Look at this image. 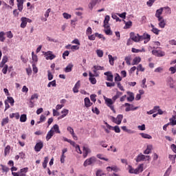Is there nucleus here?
Instances as JSON below:
<instances>
[{"label": "nucleus", "mask_w": 176, "mask_h": 176, "mask_svg": "<svg viewBox=\"0 0 176 176\" xmlns=\"http://www.w3.org/2000/svg\"><path fill=\"white\" fill-rule=\"evenodd\" d=\"M97 162V158L96 157H91L90 158L87 159L83 164L84 167H87V166H91Z\"/></svg>", "instance_id": "f257e3e1"}, {"label": "nucleus", "mask_w": 176, "mask_h": 176, "mask_svg": "<svg viewBox=\"0 0 176 176\" xmlns=\"http://www.w3.org/2000/svg\"><path fill=\"white\" fill-rule=\"evenodd\" d=\"M146 160H151V156L144 155L142 153L139 154L136 158L137 163H140V162H145Z\"/></svg>", "instance_id": "f03ea898"}, {"label": "nucleus", "mask_w": 176, "mask_h": 176, "mask_svg": "<svg viewBox=\"0 0 176 176\" xmlns=\"http://www.w3.org/2000/svg\"><path fill=\"white\" fill-rule=\"evenodd\" d=\"M21 23L20 25L21 28H25L27 27V23H32V20L27 17H21Z\"/></svg>", "instance_id": "7ed1b4c3"}, {"label": "nucleus", "mask_w": 176, "mask_h": 176, "mask_svg": "<svg viewBox=\"0 0 176 176\" xmlns=\"http://www.w3.org/2000/svg\"><path fill=\"white\" fill-rule=\"evenodd\" d=\"M111 120L116 124H120L122 123V120H123V115L119 114L117 118L111 117Z\"/></svg>", "instance_id": "20e7f679"}, {"label": "nucleus", "mask_w": 176, "mask_h": 176, "mask_svg": "<svg viewBox=\"0 0 176 176\" xmlns=\"http://www.w3.org/2000/svg\"><path fill=\"white\" fill-rule=\"evenodd\" d=\"M140 42L142 41H144V43H148L149 41H151V36L148 33H144L143 35L140 36Z\"/></svg>", "instance_id": "39448f33"}, {"label": "nucleus", "mask_w": 176, "mask_h": 176, "mask_svg": "<svg viewBox=\"0 0 176 176\" xmlns=\"http://www.w3.org/2000/svg\"><path fill=\"white\" fill-rule=\"evenodd\" d=\"M152 54L153 56H156L157 57H164V56H166V53L160 50H154L152 51Z\"/></svg>", "instance_id": "423d86ee"}, {"label": "nucleus", "mask_w": 176, "mask_h": 176, "mask_svg": "<svg viewBox=\"0 0 176 176\" xmlns=\"http://www.w3.org/2000/svg\"><path fill=\"white\" fill-rule=\"evenodd\" d=\"M104 69H105L104 67H101L99 65H94L93 72L95 74V76L97 78L100 76V75L97 73V71H104Z\"/></svg>", "instance_id": "0eeeda50"}, {"label": "nucleus", "mask_w": 176, "mask_h": 176, "mask_svg": "<svg viewBox=\"0 0 176 176\" xmlns=\"http://www.w3.org/2000/svg\"><path fill=\"white\" fill-rule=\"evenodd\" d=\"M130 38L132 41H133V42H140V38L138 34H135L134 32H131Z\"/></svg>", "instance_id": "6e6552de"}, {"label": "nucleus", "mask_w": 176, "mask_h": 176, "mask_svg": "<svg viewBox=\"0 0 176 176\" xmlns=\"http://www.w3.org/2000/svg\"><path fill=\"white\" fill-rule=\"evenodd\" d=\"M44 56L47 60H54L56 58V55L53 54V52L50 51L45 52Z\"/></svg>", "instance_id": "1a4fd4ad"}, {"label": "nucleus", "mask_w": 176, "mask_h": 176, "mask_svg": "<svg viewBox=\"0 0 176 176\" xmlns=\"http://www.w3.org/2000/svg\"><path fill=\"white\" fill-rule=\"evenodd\" d=\"M43 148V142L41 141L36 144L34 146V151L36 152H41V150Z\"/></svg>", "instance_id": "9d476101"}, {"label": "nucleus", "mask_w": 176, "mask_h": 176, "mask_svg": "<svg viewBox=\"0 0 176 176\" xmlns=\"http://www.w3.org/2000/svg\"><path fill=\"white\" fill-rule=\"evenodd\" d=\"M53 131V133L54 134H61V131H60V127L58 126V124H54L50 129Z\"/></svg>", "instance_id": "9b49d317"}, {"label": "nucleus", "mask_w": 176, "mask_h": 176, "mask_svg": "<svg viewBox=\"0 0 176 176\" xmlns=\"http://www.w3.org/2000/svg\"><path fill=\"white\" fill-rule=\"evenodd\" d=\"M25 0H16L18 10L23 12V5Z\"/></svg>", "instance_id": "f8f14e48"}, {"label": "nucleus", "mask_w": 176, "mask_h": 176, "mask_svg": "<svg viewBox=\"0 0 176 176\" xmlns=\"http://www.w3.org/2000/svg\"><path fill=\"white\" fill-rule=\"evenodd\" d=\"M163 8H160V9L157 10L155 12V17H157V19H163V16L162 14H163Z\"/></svg>", "instance_id": "ddd939ff"}, {"label": "nucleus", "mask_w": 176, "mask_h": 176, "mask_svg": "<svg viewBox=\"0 0 176 176\" xmlns=\"http://www.w3.org/2000/svg\"><path fill=\"white\" fill-rule=\"evenodd\" d=\"M104 75H105V76H107V80H108L109 82H113V74H112V72H107L104 73Z\"/></svg>", "instance_id": "4468645a"}, {"label": "nucleus", "mask_w": 176, "mask_h": 176, "mask_svg": "<svg viewBox=\"0 0 176 176\" xmlns=\"http://www.w3.org/2000/svg\"><path fill=\"white\" fill-rule=\"evenodd\" d=\"M89 81L91 82V85H96L97 83V79L94 78L96 76V74H93L91 72L89 73Z\"/></svg>", "instance_id": "2eb2a0df"}, {"label": "nucleus", "mask_w": 176, "mask_h": 176, "mask_svg": "<svg viewBox=\"0 0 176 176\" xmlns=\"http://www.w3.org/2000/svg\"><path fill=\"white\" fill-rule=\"evenodd\" d=\"M157 21H159L158 25L160 28H164L166 27V20L164 18H160Z\"/></svg>", "instance_id": "dca6fc26"}, {"label": "nucleus", "mask_w": 176, "mask_h": 176, "mask_svg": "<svg viewBox=\"0 0 176 176\" xmlns=\"http://www.w3.org/2000/svg\"><path fill=\"white\" fill-rule=\"evenodd\" d=\"M144 171V164H141L138 166L137 168L135 169V172L133 174H140V173H142Z\"/></svg>", "instance_id": "f3484780"}, {"label": "nucleus", "mask_w": 176, "mask_h": 176, "mask_svg": "<svg viewBox=\"0 0 176 176\" xmlns=\"http://www.w3.org/2000/svg\"><path fill=\"white\" fill-rule=\"evenodd\" d=\"M102 1H104L105 0ZM100 2H101V0H92L89 4V9H93V7L96 6L97 3H100Z\"/></svg>", "instance_id": "a211bd4d"}, {"label": "nucleus", "mask_w": 176, "mask_h": 176, "mask_svg": "<svg viewBox=\"0 0 176 176\" xmlns=\"http://www.w3.org/2000/svg\"><path fill=\"white\" fill-rule=\"evenodd\" d=\"M91 152V151L90 150V148H89V147H86V146H83V157L85 159H86V157H87V155H89V153H90Z\"/></svg>", "instance_id": "6ab92c4d"}, {"label": "nucleus", "mask_w": 176, "mask_h": 176, "mask_svg": "<svg viewBox=\"0 0 176 176\" xmlns=\"http://www.w3.org/2000/svg\"><path fill=\"white\" fill-rule=\"evenodd\" d=\"M80 87V80H78L73 88L74 93H79V88Z\"/></svg>", "instance_id": "aec40b11"}, {"label": "nucleus", "mask_w": 176, "mask_h": 176, "mask_svg": "<svg viewBox=\"0 0 176 176\" xmlns=\"http://www.w3.org/2000/svg\"><path fill=\"white\" fill-rule=\"evenodd\" d=\"M108 57H109V63L110 65H113L115 64V60L118 59V57L116 56L113 57L111 54H109Z\"/></svg>", "instance_id": "412c9836"}, {"label": "nucleus", "mask_w": 176, "mask_h": 176, "mask_svg": "<svg viewBox=\"0 0 176 176\" xmlns=\"http://www.w3.org/2000/svg\"><path fill=\"white\" fill-rule=\"evenodd\" d=\"M105 104L107 107H110L111 105H113L115 101L112 100L111 98H104Z\"/></svg>", "instance_id": "4be33fe9"}, {"label": "nucleus", "mask_w": 176, "mask_h": 176, "mask_svg": "<svg viewBox=\"0 0 176 176\" xmlns=\"http://www.w3.org/2000/svg\"><path fill=\"white\" fill-rule=\"evenodd\" d=\"M127 94L129 97L127 98V101L129 102H132L134 101V94L133 92L127 91Z\"/></svg>", "instance_id": "5701e85b"}, {"label": "nucleus", "mask_w": 176, "mask_h": 176, "mask_svg": "<svg viewBox=\"0 0 176 176\" xmlns=\"http://www.w3.org/2000/svg\"><path fill=\"white\" fill-rule=\"evenodd\" d=\"M84 101H85V106L87 108H89L93 105V103L90 102V99L89 98H85Z\"/></svg>", "instance_id": "b1692460"}, {"label": "nucleus", "mask_w": 176, "mask_h": 176, "mask_svg": "<svg viewBox=\"0 0 176 176\" xmlns=\"http://www.w3.org/2000/svg\"><path fill=\"white\" fill-rule=\"evenodd\" d=\"M72 68H74V64L69 63L64 69L65 72L68 73L72 71Z\"/></svg>", "instance_id": "393cba45"}, {"label": "nucleus", "mask_w": 176, "mask_h": 176, "mask_svg": "<svg viewBox=\"0 0 176 176\" xmlns=\"http://www.w3.org/2000/svg\"><path fill=\"white\" fill-rule=\"evenodd\" d=\"M151 32H153V34H155V35H159V32H160V30L156 28L153 24H151Z\"/></svg>", "instance_id": "a878e982"}, {"label": "nucleus", "mask_w": 176, "mask_h": 176, "mask_svg": "<svg viewBox=\"0 0 176 176\" xmlns=\"http://www.w3.org/2000/svg\"><path fill=\"white\" fill-rule=\"evenodd\" d=\"M153 146L152 145H148L146 147V149L144 151V155H149V153H151V152H152V149H153Z\"/></svg>", "instance_id": "bb28decb"}, {"label": "nucleus", "mask_w": 176, "mask_h": 176, "mask_svg": "<svg viewBox=\"0 0 176 176\" xmlns=\"http://www.w3.org/2000/svg\"><path fill=\"white\" fill-rule=\"evenodd\" d=\"M53 135H54V133H53L52 131H51V129L47 132V135H46V141H49V140H50L52 138V137H53Z\"/></svg>", "instance_id": "cd10ccee"}, {"label": "nucleus", "mask_w": 176, "mask_h": 176, "mask_svg": "<svg viewBox=\"0 0 176 176\" xmlns=\"http://www.w3.org/2000/svg\"><path fill=\"white\" fill-rule=\"evenodd\" d=\"M139 63H141V58L140 56L135 57L133 60L132 65H137Z\"/></svg>", "instance_id": "c85d7f7f"}, {"label": "nucleus", "mask_w": 176, "mask_h": 176, "mask_svg": "<svg viewBox=\"0 0 176 176\" xmlns=\"http://www.w3.org/2000/svg\"><path fill=\"white\" fill-rule=\"evenodd\" d=\"M107 171H115V173H118L119 169L118 168V166H108L107 167Z\"/></svg>", "instance_id": "c756f323"}, {"label": "nucleus", "mask_w": 176, "mask_h": 176, "mask_svg": "<svg viewBox=\"0 0 176 176\" xmlns=\"http://www.w3.org/2000/svg\"><path fill=\"white\" fill-rule=\"evenodd\" d=\"M131 52L132 53H145V48H142L141 50L132 48Z\"/></svg>", "instance_id": "7c9ffc66"}, {"label": "nucleus", "mask_w": 176, "mask_h": 176, "mask_svg": "<svg viewBox=\"0 0 176 176\" xmlns=\"http://www.w3.org/2000/svg\"><path fill=\"white\" fill-rule=\"evenodd\" d=\"M168 124L169 126H175L176 124L175 116H173V118L169 119Z\"/></svg>", "instance_id": "2f4dec72"}, {"label": "nucleus", "mask_w": 176, "mask_h": 176, "mask_svg": "<svg viewBox=\"0 0 176 176\" xmlns=\"http://www.w3.org/2000/svg\"><path fill=\"white\" fill-rule=\"evenodd\" d=\"M140 135L142 138H145L146 140H152V136L151 135L147 134V133H141Z\"/></svg>", "instance_id": "473e14b6"}, {"label": "nucleus", "mask_w": 176, "mask_h": 176, "mask_svg": "<svg viewBox=\"0 0 176 176\" xmlns=\"http://www.w3.org/2000/svg\"><path fill=\"white\" fill-rule=\"evenodd\" d=\"M123 93L120 92V91H117L116 94L112 98L113 101H116L118 100V98H119V97H120V96H122Z\"/></svg>", "instance_id": "72a5a7b5"}, {"label": "nucleus", "mask_w": 176, "mask_h": 176, "mask_svg": "<svg viewBox=\"0 0 176 176\" xmlns=\"http://www.w3.org/2000/svg\"><path fill=\"white\" fill-rule=\"evenodd\" d=\"M69 112V111L68 109H63L61 111V113H63V115L59 117V119H63V118H65V116L68 115Z\"/></svg>", "instance_id": "f704fd0d"}, {"label": "nucleus", "mask_w": 176, "mask_h": 176, "mask_svg": "<svg viewBox=\"0 0 176 176\" xmlns=\"http://www.w3.org/2000/svg\"><path fill=\"white\" fill-rule=\"evenodd\" d=\"M10 118L11 119H13V118H15L16 120L20 119V114L19 113H12L10 114Z\"/></svg>", "instance_id": "c9c22d12"}, {"label": "nucleus", "mask_w": 176, "mask_h": 176, "mask_svg": "<svg viewBox=\"0 0 176 176\" xmlns=\"http://www.w3.org/2000/svg\"><path fill=\"white\" fill-rule=\"evenodd\" d=\"M6 33L4 32H0V42H5L6 38L5 37Z\"/></svg>", "instance_id": "e433bc0d"}, {"label": "nucleus", "mask_w": 176, "mask_h": 176, "mask_svg": "<svg viewBox=\"0 0 176 176\" xmlns=\"http://www.w3.org/2000/svg\"><path fill=\"white\" fill-rule=\"evenodd\" d=\"M47 163H49V157H45L44 158V161L43 162V168H46V167H47Z\"/></svg>", "instance_id": "4c0bfd02"}, {"label": "nucleus", "mask_w": 176, "mask_h": 176, "mask_svg": "<svg viewBox=\"0 0 176 176\" xmlns=\"http://www.w3.org/2000/svg\"><path fill=\"white\" fill-rule=\"evenodd\" d=\"M9 123V118H3L1 121V126L3 127V126H6V124H8Z\"/></svg>", "instance_id": "58836bf2"}, {"label": "nucleus", "mask_w": 176, "mask_h": 176, "mask_svg": "<svg viewBox=\"0 0 176 176\" xmlns=\"http://www.w3.org/2000/svg\"><path fill=\"white\" fill-rule=\"evenodd\" d=\"M52 87H56L57 86V84L56 83V80H54L47 84V87H52Z\"/></svg>", "instance_id": "ea45409f"}, {"label": "nucleus", "mask_w": 176, "mask_h": 176, "mask_svg": "<svg viewBox=\"0 0 176 176\" xmlns=\"http://www.w3.org/2000/svg\"><path fill=\"white\" fill-rule=\"evenodd\" d=\"M20 122L22 123H24V122H27V115L26 114H22L20 117Z\"/></svg>", "instance_id": "a19ab883"}, {"label": "nucleus", "mask_w": 176, "mask_h": 176, "mask_svg": "<svg viewBox=\"0 0 176 176\" xmlns=\"http://www.w3.org/2000/svg\"><path fill=\"white\" fill-rule=\"evenodd\" d=\"M9 153H10V146L8 145L4 149V155L5 156H7Z\"/></svg>", "instance_id": "79ce46f5"}, {"label": "nucleus", "mask_w": 176, "mask_h": 176, "mask_svg": "<svg viewBox=\"0 0 176 176\" xmlns=\"http://www.w3.org/2000/svg\"><path fill=\"white\" fill-rule=\"evenodd\" d=\"M3 173H8L9 171V168L3 164H0Z\"/></svg>", "instance_id": "37998d69"}, {"label": "nucleus", "mask_w": 176, "mask_h": 176, "mask_svg": "<svg viewBox=\"0 0 176 176\" xmlns=\"http://www.w3.org/2000/svg\"><path fill=\"white\" fill-rule=\"evenodd\" d=\"M32 60L34 63H38V56L35 55L34 52H32Z\"/></svg>", "instance_id": "c03bdc74"}, {"label": "nucleus", "mask_w": 176, "mask_h": 176, "mask_svg": "<svg viewBox=\"0 0 176 176\" xmlns=\"http://www.w3.org/2000/svg\"><path fill=\"white\" fill-rule=\"evenodd\" d=\"M7 101L13 107L14 105V99L12 97H8Z\"/></svg>", "instance_id": "a18cd8bd"}, {"label": "nucleus", "mask_w": 176, "mask_h": 176, "mask_svg": "<svg viewBox=\"0 0 176 176\" xmlns=\"http://www.w3.org/2000/svg\"><path fill=\"white\" fill-rule=\"evenodd\" d=\"M96 54L98 57H102V56H104V52H102L101 50H97Z\"/></svg>", "instance_id": "49530a36"}, {"label": "nucleus", "mask_w": 176, "mask_h": 176, "mask_svg": "<svg viewBox=\"0 0 176 176\" xmlns=\"http://www.w3.org/2000/svg\"><path fill=\"white\" fill-rule=\"evenodd\" d=\"M126 107L125 109L126 112H130V111H136V109H138V107H135V109H131V106H125Z\"/></svg>", "instance_id": "de8ad7c7"}, {"label": "nucleus", "mask_w": 176, "mask_h": 176, "mask_svg": "<svg viewBox=\"0 0 176 176\" xmlns=\"http://www.w3.org/2000/svg\"><path fill=\"white\" fill-rule=\"evenodd\" d=\"M168 158L172 161V163H175L176 155H169Z\"/></svg>", "instance_id": "09e8293b"}, {"label": "nucleus", "mask_w": 176, "mask_h": 176, "mask_svg": "<svg viewBox=\"0 0 176 176\" xmlns=\"http://www.w3.org/2000/svg\"><path fill=\"white\" fill-rule=\"evenodd\" d=\"M6 35L7 38H9V39H12V38H13V33H12V31L6 32Z\"/></svg>", "instance_id": "8fccbe9b"}, {"label": "nucleus", "mask_w": 176, "mask_h": 176, "mask_svg": "<svg viewBox=\"0 0 176 176\" xmlns=\"http://www.w3.org/2000/svg\"><path fill=\"white\" fill-rule=\"evenodd\" d=\"M63 16L64 17V19H66V20H69V19H71V17H72V16L67 12H64L63 14Z\"/></svg>", "instance_id": "3c124183"}, {"label": "nucleus", "mask_w": 176, "mask_h": 176, "mask_svg": "<svg viewBox=\"0 0 176 176\" xmlns=\"http://www.w3.org/2000/svg\"><path fill=\"white\" fill-rule=\"evenodd\" d=\"M91 34H93V30L90 27H88L86 30V35L88 36L89 35H91Z\"/></svg>", "instance_id": "603ef678"}, {"label": "nucleus", "mask_w": 176, "mask_h": 176, "mask_svg": "<svg viewBox=\"0 0 176 176\" xmlns=\"http://www.w3.org/2000/svg\"><path fill=\"white\" fill-rule=\"evenodd\" d=\"M39 96L38 95V94H34L33 95H32L31 98H30V100L31 101H34V100H38Z\"/></svg>", "instance_id": "864d4df0"}, {"label": "nucleus", "mask_w": 176, "mask_h": 176, "mask_svg": "<svg viewBox=\"0 0 176 176\" xmlns=\"http://www.w3.org/2000/svg\"><path fill=\"white\" fill-rule=\"evenodd\" d=\"M46 120V117L43 115H41L40 117V121L37 122V124H39V123H42Z\"/></svg>", "instance_id": "5fc2aeb1"}, {"label": "nucleus", "mask_w": 176, "mask_h": 176, "mask_svg": "<svg viewBox=\"0 0 176 176\" xmlns=\"http://www.w3.org/2000/svg\"><path fill=\"white\" fill-rule=\"evenodd\" d=\"M96 33L94 34L88 35V39H89V41H96Z\"/></svg>", "instance_id": "6e6d98bb"}, {"label": "nucleus", "mask_w": 176, "mask_h": 176, "mask_svg": "<svg viewBox=\"0 0 176 176\" xmlns=\"http://www.w3.org/2000/svg\"><path fill=\"white\" fill-rule=\"evenodd\" d=\"M115 82H120L122 81V77L119 75V74H117V76L114 78Z\"/></svg>", "instance_id": "4d7b16f0"}, {"label": "nucleus", "mask_w": 176, "mask_h": 176, "mask_svg": "<svg viewBox=\"0 0 176 176\" xmlns=\"http://www.w3.org/2000/svg\"><path fill=\"white\" fill-rule=\"evenodd\" d=\"M96 36L99 38V39H102L103 41H105V39H106L105 36H104V35H102L101 34L96 33Z\"/></svg>", "instance_id": "13d9d810"}, {"label": "nucleus", "mask_w": 176, "mask_h": 176, "mask_svg": "<svg viewBox=\"0 0 176 176\" xmlns=\"http://www.w3.org/2000/svg\"><path fill=\"white\" fill-rule=\"evenodd\" d=\"M92 112L96 113V115H100V110H98V108L97 107H92Z\"/></svg>", "instance_id": "bf43d9fd"}, {"label": "nucleus", "mask_w": 176, "mask_h": 176, "mask_svg": "<svg viewBox=\"0 0 176 176\" xmlns=\"http://www.w3.org/2000/svg\"><path fill=\"white\" fill-rule=\"evenodd\" d=\"M133 25V22L131 21H129L125 23L126 28L129 29Z\"/></svg>", "instance_id": "052dcab7"}, {"label": "nucleus", "mask_w": 176, "mask_h": 176, "mask_svg": "<svg viewBox=\"0 0 176 176\" xmlns=\"http://www.w3.org/2000/svg\"><path fill=\"white\" fill-rule=\"evenodd\" d=\"M137 70L138 71H141V72H144V71H145V68H144L142 67V64H140L138 67H137Z\"/></svg>", "instance_id": "680f3d73"}, {"label": "nucleus", "mask_w": 176, "mask_h": 176, "mask_svg": "<svg viewBox=\"0 0 176 176\" xmlns=\"http://www.w3.org/2000/svg\"><path fill=\"white\" fill-rule=\"evenodd\" d=\"M113 130L115 131V133H120V128L118 125L113 126Z\"/></svg>", "instance_id": "e2e57ef3"}, {"label": "nucleus", "mask_w": 176, "mask_h": 176, "mask_svg": "<svg viewBox=\"0 0 176 176\" xmlns=\"http://www.w3.org/2000/svg\"><path fill=\"white\" fill-rule=\"evenodd\" d=\"M96 97H97V95H95V94L91 95L90 96L91 101H93V102H96V101H97V99L96 98Z\"/></svg>", "instance_id": "0e129e2a"}, {"label": "nucleus", "mask_w": 176, "mask_h": 176, "mask_svg": "<svg viewBox=\"0 0 176 176\" xmlns=\"http://www.w3.org/2000/svg\"><path fill=\"white\" fill-rule=\"evenodd\" d=\"M104 34H106V35H112V31L111 29H104Z\"/></svg>", "instance_id": "69168bd1"}, {"label": "nucleus", "mask_w": 176, "mask_h": 176, "mask_svg": "<svg viewBox=\"0 0 176 176\" xmlns=\"http://www.w3.org/2000/svg\"><path fill=\"white\" fill-rule=\"evenodd\" d=\"M170 173H171V166H169V168L166 170L164 176L170 175Z\"/></svg>", "instance_id": "338daca9"}, {"label": "nucleus", "mask_w": 176, "mask_h": 176, "mask_svg": "<svg viewBox=\"0 0 176 176\" xmlns=\"http://www.w3.org/2000/svg\"><path fill=\"white\" fill-rule=\"evenodd\" d=\"M169 71H170L171 74H175L176 72V67H171L169 68Z\"/></svg>", "instance_id": "774afa93"}]
</instances>
